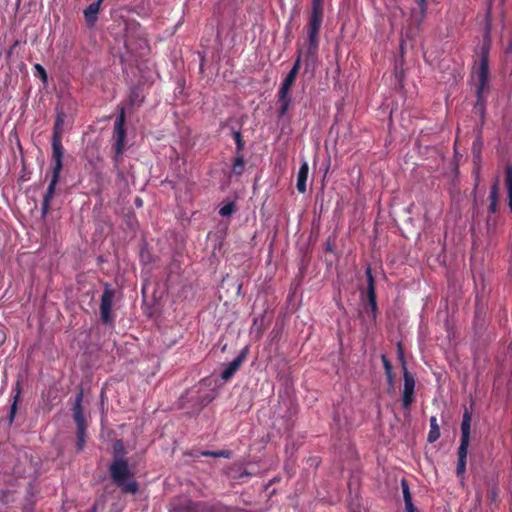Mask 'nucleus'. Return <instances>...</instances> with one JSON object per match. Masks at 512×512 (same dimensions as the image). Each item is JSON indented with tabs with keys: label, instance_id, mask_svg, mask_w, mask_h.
<instances>
[{
	"label": "nucleus",
	"instance_id": "1",
	"mask_svg": "<svg viewBox=\"0 0 512 512\" xmlns=\"http://www.w3.org/2000/svg\"><path fill=\"white\" fill-rule=\"evenodd\" d=\"M110 472L113 481L122 488L123 492L135 493L138 490L137 483L130 480L132 474L127 461L124 459H114L110 467Z\"/></svg>",
	"mask_w": 512,
	"mask_h": 512
},
{
	"label": "nucleus",
	"instance_id": "2",
	"mask_svg": "<svg viewBox=\"0 0 512 512\" xmlns=\"http://www.w3.org/2000/svg\"><path fill=\"white\" fill-rule=\"evenodd\" d=\"M323 19V10L312 9L310 20L308 23V46L309 55H314L318 49V34Z\"/></svg>",
	"mask_w": 512,
	"mask_h": 512
},
{
	"label": "nucleus",
	"instance_id": "3",
	"mask_svg": "<svg viewBox=\"0 0 512 512\" xmlns=\"http://www.w3.org/2000/svg\"><path fill=\"white\" fill-rule=\"evenodd\" d=\"M477 79V96L480 100L483 93L488 89V45L484 44L482 47L481 58L479 66L475 73Z\"/></svg>",
	"mask_w": 512,
	"mask_h": 512
},
{
	"label": "nucleus",
	"instance_id": "4",
	"mask_svg": "<svg viewBox=\"0 0 512 512\" xmlns=\"http://www.w3.org/2000/svg\"><path fill=\"white\" fill-rule=\"evenodd\" d=\"M298 74L295 73V70H290L287 76L284 78L281 87L278 92L279 103L281 105L280 113L284 115L289 109L291 98H290V89L293 86L296 77Z\"/></svg>",
	"mask_w": 512,
	"mask_h": 512
},
{
	"label": "nucleus",
	"instance_id": "5",
	"mask_svg": "<svg viewBox=\"0 0 512 512\" xmlns=\"http://www.w3.org/2000/svg\"><path fill=\"white\" fill-rule=\"evenodd\" d=\"M398 353L399 358L402 362L403 371H404V389H403V406L405 408H408L411 403L413 402V396H414V387H415V381L413 376L408 372L406 368V362L404 360L403 352L401 350L400 344L398 345Z\"/></svg>",
	"mask_w": 512,
	"mask_h": 512
},
{
	"label": "nucleus",
	"instance_id": "6",
	"mask_svg": "<svg viewBox=\"0 0 512 512\" xmlns=\"http://www.w3.org/2000/svg\"><path fill=\"white\" fill-rule=\"evenodd\" d=\"M125 124V115H124V109H121L120 115L117 117L114 125V133H113V140H114V150L117 157L121 156L123 154V151L125 149L126 145V132L124 129Z\"/></svg>",
	"mask_w": 512,
	"mask_h": 512
},
{
	"label": "nucleus",
	"instance_id": "7",
	"mask_svg": "<svg viewBox=\"0 0 512 512\" xmlns=\"http://www.w3.org/2000/svg\"><path fill=\"white\" fill-rule=\"evenodd\" d=\"M62 167H63L62 160H54L52 179L48 186L47 192L44 196L43 205H42V211H43L44 215L49 210V204H50V201L53 198V195L55 193V188L58 183Z\"/></svg>",
	"mask_w": 512,
	"mask_h": 512
},
{
	"label": "nucleus",
	"instance_id": "8",
	"mask_svg": "<svg viewBox=\"0 0 512 512\" xmlns=\"http://www.w3.org/2000/svg\"><path fill=\"white\" fill-rule=\"evenodd\" d=\"M114 297V292L109 287H106L102 297H101V304H100V313L102 320L107 323L111 319V307H112V301Z\"/></svg>",
	"mask_w": 512,
	"mask_h": 512
},
{
	"label": "nucleus",
	"instance_id": "9",
	"mask_svg": "<svg viewBox=\"0 0 512 512\" xmlns=\"http://www.w3.org/2000/svg\"><path fill=\"white\" fill-rule=\"evenodd\" d=\"M471 413L465 409L463 420L461 423V441L460 446L469 447L470 442V429H471Z\"/></svg>",
	"mask_w": 512,
	"mask_h": 512
},
{
	"label": "nucleus",
	"instance_id": "10",
	"mask_svg": "<svg viewBox=\"0 0 512 512\" xmlns=\"http://www.w3.org/2000/svg\"><path fill=\"white\" fill-rule=\"evenodd\" d=\"M81 403H82V393L77 395L75 402H74V406H73V418L76 422L78 430L86 429V422H85V418L83 415Z\"/></svg>",
	"mask_w": 512,
	"mask_h": 512
},
{
	"label": "nucleus",
	"instance_id": "11",
	"mask_svg": "<svg viewBox=\"0 0 512 512\" xmlns=\"http://www.w3.org/2000/svg\"><path fill=\"white\" fill-rule=\"evenodd\" d=\"M309 166L307 161H303L297 174V189L300 193L306 192V182L308 178Z\"/></svg>",
	"mask_w": 512,
	"mask_h": 512
},
{
	"label": "nucleus",
	"instance_id": "12",
	"mask_svg": "<svg viewBox=\"0 0 512 512\" xmlns=\"http://www.w3.org/2000/svg\"><path fill=\"white\" fill-rule=\"evenodd\" d=\"M103 0H98L92 4H90L85 10H84V17L86 22L89 25H94V23L97 20V15L100 10V5Z\"/></svg>",
	"mask_w": 512,
	"mask_h": 512
},
{
	"label": "nucleus",
	"instance_id": "13",
	"mask_svg": "<svg viewBox=\"0 0 512 512\" xmlns=\"http://www.w3.org/2000/svg\"><path fill=\"white\" fill-rule=\"evenodd\" d=\"M242 361H243V358L241 356H239L236 359H234L231 363H229L223 370L221 378L224 381L229 380L235 374V372L239 369Z\"/></svg>",
	"mask_w": 512,
	"mask_h": 512
},
{
	"label": "nucleus",
	"instance_id": "14",
	"mask_svg": "<svg viewBox=\"0 0 512 512\" xmlns=\"http://www.w3.org/2000/svg\"><path fill=\"white\" fill-rule=\"evenodd\" d=\"M505 186L507 190L509 208L512 212V165L508 164L505 168Z\"/></svg>",
	"mask_w": 512,
	"mask_h": 512
},
{
	"label": "nucleus",
	"instance_id": "15",
	"mask_svg": "<svg viewBox=\"0 0 512 512\" xmlns=\"http://www.w3.org/2000/svg\"><path fill=\"white\" fill-rule=\"evenodd\" d=\"M468 447L459 446L458 449V464H457V475L463 476L466 469V458H467Z\"/></svg>",
	"mask_w": 512,
	"mask_h": 512
},
{
	"label": "nucleus",
	"instance_id": "16",
	"mask_svg": "<svg viewBox=\"0 0 512 512\" xmlns=\"http://www.w3.org/2000/svg\"><path fill=\"white\" fill-rule=\"evenodd\" d=\"M367 276H368V299H369L371 308L374 311L376 309V296H375V289H374V281H373V277L371 275L370 269H367Z\"/></svg>",
	"mask_w": 512,
	"mask_h": 512
},
{
	"label": "nucleus",
	"instance_id": "17",
	"mask_svg": "<svg viewBox=\"0 0 512 512\" xmlns=\"http://www.w3.org/2000/svg\"><path fill=\"white\" fill-rule=\"evenodd\" d=\"M53 159L62 160L63 158V147L61 144V136L53 135L52 139Z\"/></svg>",
	"mask_w": 512,
	"mask_h": 512
},
{
	"label": "nucleus",
	"instance_id": "18",
	"mask_svg": "<svg viewBox=\"0 0 512 512\" xmlns=\"http://www.w3.org/2000/svg\"><path fill=\"white\" fill-rule=\"evenodd\" d=\"M440 437V428L437 423V418L435 416H432L430 418V431L428 434V441L430 443L435 442Z\"/></svg>",
	"mask_w": 512,
	"mask_h": 512
},
{
	"label": "nucleus",
	"instance_id": "19",
	"mask_svg": "<svg viewBox=\"0 0 512 512\" xmlns=\"http://www.w3.org/2000/svg\"><path fill=\"white\" fill-rule=\"evenodd\" d=\"M402 492H403L405 507H413L414 504L412 502L410 490H409L408 484L405 481H402Z\"/></svg>",
	"mask_w": 512,
	"mask_h": 512
},
{
	"label": "nucleus",
	"instance_id": "20",
	"mask_svg": "<svg viewBox=\"0 0 512 512\" xmlns=\"http://www.w3.org/2000/svg\"><path fill=\"white\" fill-rule=\"evenodd\" d=\"M64 122H65V115L63 113H58L56 122H55L53 135L61 136V134L63 132L62 126L64 125Z\"/></svg>",
	"mask_w": 512,
	"mask_h": 512
},
{
	"label": "nucleus",
	"instance_id": "21",
	"mask_svg": "<svg viewBox=\"0 0 512 512\" xmlns=\"http://www.w3.org/2000/svg\"><path fill=\"white\" fill-rule=\"evenodd\" d=\"M381 359H382V362H383V365H384V368H385V372H386L388 381L391 383L392 380H393L392 365H391V363L389 362V360L387 359V357L385 355H382Z\"/></svg>",
	"mask_w": 512,
	"mask_h": 512
},
{
	"label": "nucleus",
	"instance_id": "22",
	"mask_svg": "<svg viewBox=\"0 0 512 512\" xmlns=\"http://www.w3.org/2000/svg\"><path fill=\"white\" fill-rule=\"evenodd\" d=\"M34 70H35V76L39 77L43 83H46L47 82V73H46L44 67L40 64H35Z\"/></svg>",
	"mask_w": 512,
	"mask_h": 512
},
{
	"label": "nucleus",
	"instance_id": "23",
	"mask_svg": "<svg viewBox=\"0 0 512 512\" xmlns=\"http://www.w3.org/2000/svg\"><path fill=\"white\" fill-rule=\"evenodd\" d=\"M235 210L233 203H227L219 210V214L223 217L230 216Z\"/></svg>",
	"mask_w": 512,
	"mask_h": 512
},
{
	"label": "nucleus",
	"instance_id": "24",
	"mask_svg": "<svg viewBox=\"0 0 512 512\" xmlns=\"http://www.w3.org/2000/svg\"><path fill=\"white\" fill-rule=\"evenodd\" d=\"M498 198H499V181H498V179H496L494 184L491 187L490 200L498 201Z\"/></svg>",
	"mask_w": 512,
	"mask_h": 512
},
{
	"label": "nucleus",
	"instance_id": "25",
	"mask_svg": "<svg viewBox=\"0 0 512 512\" xmlns=\"http://www.w3.org/2000/svg\"><path fill=\"white\" fill-rule=\"evenodd\" d=\"M114 453H115V459L121 458V455L124 453V446L121 441H116L113 445Z\"/></svg>",
	"mask_w": 512,
	"mask_h": 512
},
{
	"label": "nucleus",
	"instance_id": "26",
	"mask_svg": "<svg viewBox=\"0 0 512 512\" xmlns=\"http://www.w3.org/2000/svg\"><path fill=\"white\" fill-rule=\"evenodd\" d=\"M77 446L78 449L81 450L85 443V429L78 430L77 429Z\"/></svg>",
	"mask_w": 512,
	"mask_h": 512
},
{
	"label": "nucleus",
	"instance_id": "27",
	"mask_svg": "<svg viewBox=\"0 0 512 512\" xmlns=\"http://www.w3.org/2000/svg\"><path fill=\"white\" fill-rule=\"evenodd\" d=\"M202 454L205 456H213V457H226V458L230 457V452L225 451V450H221V451H217V452H203Z\"/></svg>",
	"mask_w": 512,
	"mask_h": 512
},
{
	"label": "nucleus",
	"instance_id": "28",
	"mask_svg": "<svg viewBox=\"0 0 512 512\" xmlns=\"http://www.w3.org/2000/svg\"><path fill=\"white\" fill-rule=\"evenodd\" d=\"M244 166V162L242 158H236L234 165H233V171L237 174H240L242 172Z\"/></svg>",
	"mask_w": 512,
	"mask_h": 512
},
{
	"label": "nucleus",
	"instance_id": "29",
	"mask_svg": "<svg viewBox=\"0 0 512 512\" xmlns=\"http://www.w3.org/2000/svg\"><path fill=\"white\" fill-rule=\"evenodd\" d=\"M323 0H312V9L323 10Z\"/></svg>",
	"mask_w": 512,
	"mask_h": 512
},
{
	"label": "nucleus",
	"instance_id": "30",
	"mask_svg": "<svg viewBox=\"0 0 512 512\" xmlns=\"http://www.w3.org/2000/svg\"><path fill=\"white\" fill-rule=\"evenodd\" d=\"M300 63H301V56L298 55L293 67L291 70H295V73L298 74L299 73V69H300Z\"/></svg>",
	"mask_w": 512,
	"mask_h": 512
},
{
	"label": "nucleus",
	"instance_id": "31",
	"mask_svg": "<svg viewBox=\"0 0 512 512\" xmlns=\"http://www.w3.org/2000/svg\"><path fill=\"white\" fill-rule=\"evenodd\" d=\"M18 397H19V393L15 396V401H17ZM15 412H16V402H14L13 405L11 406V412H10V421L11 422L13 421Z\"/></svg>",
	"mask_w": 512,
	"mask_h": 512
},
{
	"label": "nucleus",
	"instance_id": "32",
	"mask_svg": "<svg viewBox=\"0 0 512 512\" xmlns=\"http://www.w3.org/2000/svg\"><path fill=\"white\" fill-rule=\"evenodd\" d=\"M489 209L492 213H495L498 210V201L490 200V206Z\"/></svg>",
	"mask_w": 512,
	"mask_h": 512
},
{
	"label": "nucleus",
	"instance_id": "33",
	"mask_svg": "<svg viewBox=\"0 0 512 512\" xmlns=\"http://www.w3.org/2000/svg\"><path fill=\"white\" fill-rule=\"evenodd\" d=\"M419 6L420 13L423 15L425 12V0H415Z\"/></svg>",
	"mask_w": 512,
	"mask_h": 512
},
{
	"label": "nucleus",
	"instance_id": "34",
	"mask_svg": "<svg viewBox=\"0 0 512 512\" xmlns=\"http://www.w3.org/2000/svg\"><path fill=\"white\" fill-rule=\"evenodd\" d=\"M405 512H416L415 506L413 507H405Z\"/></svg>",
	"mask_w": 512,
	"mask_h": 512
},
{
	"label": "nucleus",
	"instance_id": "35",
	"mask_svg": "<svg viewBox=\"0 0 512 512\" xmlns=\"http://www.w3.org/2000/svg\"><path fill=\"white\" fill-rule=\"evenodd\" d=\"M235 139L238 142V144L240 145V133L239 132L235 133Z\"/></svg>",
	"mask_w": 512,
	"mask_h": 512
},
{
	"label": "nucleus",
	"instance_id": "36",
	"mask_svg": "<svg viewBox=\"0 0 512 512\" xmlns=\"http://www.w3.org/2000/svg\"><path fill=\"white\" fill-rule=\"evenodd\" d=\"M136 203L140 206L141 205V201L139 199L136 200Z\"/></svg>",
	"mask_w": 512,
	"mask_h": 512
}]
</instances>
